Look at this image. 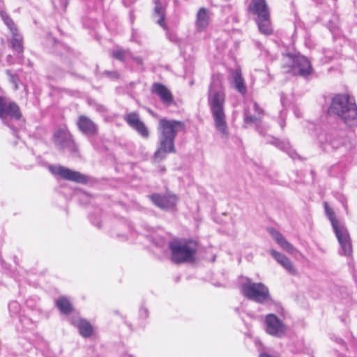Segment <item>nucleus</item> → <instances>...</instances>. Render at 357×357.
Listing matches in <instances>:
<instances>
[{"mask_svg":"<svg viewBox=\"0 0 357 357\" xmlns=\"http://www.w3.org/2000/svg\"><path fill=\"white\" fill-rule=\"evenodd\" d=\"M225 99L222 77L213 75L208 92V104L215 129L222 137H227L229 130L225 111Z\"/></svg>","mask_w":357,"mask_h":357,"instance_id":"f257e3e1","label":"nucleus"},{"mask_svg":"<svg viewBox=\"0 0 357 357\" xmlns=\"http://www.w3.org/2000/svg\"><path fill=\"white\" fill-rule=\"evenodd\" d=\"M183 121L162 119L159 121L158 147L154 153V160L160 162L167 157V153H174L176 149L174 140L177 133L183 130Z\"/></svg>","mask_w":357,"mask_h":357,"instance_id":"f03ea898","label":"nucleus"},{"mask_svg":"<svg viewBox=\"0 0 357 357\" xmlns=\"http://www.w3.org/2000/svg\"><path fill=\"white\" fill-rule=\"evenodd\" d=\"M328 113L337 116L349 126L357 122V106L354 98L346 94H337L332 98Z\"/></svg>","mask_w":357,"mask_h":357,"instance_id":"7ed1b4c3","label":"nucleus"},{"mask_svg":"<svg viewBox=\"0 0 357 357\" xmlns=\"http://www.w3.org/2000/svg\"><path fill=\"white\" fill-rule=\"evenodd\" d=\"M172 261L176 264L192 261L195 259L197 244L192 240H174L169 243Z\"/></svg>","mask_w":357,"mask_h":357,"instance_id":"20e7f679","label":"nucleus"},{"mask_svg":"<svg viewBox=\"0 0 357 357\" xmlns=\"http://www.w3.org/2000/svg\"><path fill=\"white\" fill-rule=\"evenodd\" d=\"M324 208L340 245V255L347 257L350 256L352 253V245L348 230L337 221L333 209L326 203L324 204Z\"/></svg>","mask_w":357,"mask_h":357,"instance_id":"39448f33","label":"nucleus"},{"mask_svg":"<svg viewBox=\"0 0 357 357\" xmlns=\"http://www.w3.org/2000/svg\"><path fill=\"white\" fill-rule=\"evenodd\" d=\"M283 57L284 62L282 67L285 73H291L294 75H300L304 77L312 73V67L305 56L287 54Z\"/></svg>","mask_w":357,"mask_h":357,"instance_id":"423d86ee","label":"nucleus"},{"mask_svg":"<svg viewBox=\"0 0 357 357\" xmlns=\"http://www.w3.org/2000/svg\"><path fill=\"white\" fill-rule=\"evenodd\" d=\"M242 294L250 300L259 303L271 301L268 287L261 282H253L250 279L241 285Z\"/></svg>","mask_w":357,"mask_h":357,"instance_id":"0eeeda50","label":"nucleus"},{"mask_svg":"<svg viewBox=\"0 0 357 357\" xmlns=\"http://www.w3.org/2000/svg\"><path fill=\"white\" fill-rule=\"evenodd\" d=\"M21 117L22 114L18 105L9 99L0 96V119L3 121L6 125L10 128L15 136H17V130L6 120L10 119V120L17 121Z\"/></svg>","mask_w":357,"mask_h":357,"instance_id":"6e6552de","label":"nucleus"},{"mask_svg":"<svg viewBox=\"0 0 357 357\" xmlns=\"http://www.w3.org/2000/svg\"><path fill=\"white\" fill-rule=\"evenodd\" d=\"M54 142L59 150H67L71 153L77 151L71 134L65 128L58 129L53 136Z\"/></svg>","mask_w":357,"mask_h":357,"instance_id":"1a4fd4ad","label":"nucleus"},{"mask_svg":"<svg viewBox=\"0 0 357 357\" xmlns=\"http://www.w3.org/2000/svg\"><path fill=\"white\" fill-rule=\"evenodd\" d=\"M49 169L53 174L59 176L67 181L82 184L86 183L88 181L87 177L85 175L61 165H52Z\"/></svg>","mask_w":357,"mask_h":357,"instance_id":"9d476101","label":"nucleus"},{"mask_svg":"<svg viewBox=\"0 0 357 357\" xmlns=\"http://www.w3.org/2000/svg\"><path fill=\"white\" fill-rule=\"evenodd\" d=\"M266 331L271 335L282 337L287 332L286 325L274 314H268L265 318Z\"/></svg>","mask_w":357,"mask_h":357,"instance_id":"9b49d317","label":"nucleus"},{"mask_svg":"<svg viewBox=\"0 0 357 357\" xmlns=\"http://www.w3.org/2000/svg\"><path fill=\"white\" fill-rule=\"evenodd\" d=\"M150 198L156 206L162 210L173 209L178 201L176 195L169 192L164 195L153 194L150 196Z\"/></svg>","mask_w":357,"mask_h":357,"instance_id":"f8f14e48","label":"nucleus"},{"mask_svg":"<svg viewBox=\"0 0 357 357\" xmlns=\"http://www.w3.org/2000/svg\"><path fill=\"white\" fill-rule=\"evenodd\" d=\"M10 36L8 39L10 47L19 54L24 52L23 36L16 24H6Z\"/></svg>","mask_w":357,"mask_h":357,"instance_id":"ddd939ff","label":"nucleus"},{"mask_svg":"<svg viewBox=\"0 0 357 357\" xmlns=\"http://www.w3.org/2000/svg\"><path fill=\"white\" fill-rule=\"evenodd\" d=\"M249 10L253 14L257 15L260 21L270 20L269 8L266 0H252L249 6Z\"/></svg>","mask_w":357,"mask_h":357,"instance_id":"4468645a","label":"nucleus"},{"mask_svg":"<svg viewBox=\"0 0 357 357\" xmlns=\"http://www.w3.org/2000/svg\"><path fill=\"white\" fill-rule=\"evenodd\" d=\"M124 120L130 127L135 129L141 136L147 138L149 132L144 123L139 119V114L136 112H130L124 116Z\"/></svg>","mask_w":357,"mask_h":357,"instance_id":"2eb2a0df","label":"nucleus"},{"mask_svg":"<svg viewBox=\"0 0 357 357\" xmlns=\"http://www.w3.org/2000/svg\"><path fill=\"white\" fill-rule=\"evenodd\" d=\"M77 126L79 130L87 136H94L98 132V126L85 115H81L78 117Z\"/></svg>","mask_w":357,"mask_h":357,"instance_id":"dca6fc26","label":"nucleus"},{"mask_svg":"<svg viewBox=\"0 0 357 357\" xmlns=\"http://www.w3.org/2000/svg\"><path fill=\"white\" fill-rule=\"evenodd\" d=\"M268 231L273 239L284 250L292 255L298 252L297 249L287 241L281 233L273 228L269 229Z\"/></svg>","mask_w":357,"mask_h":357,"instance_id":"f3484780","label":"nucleus"},{"mask_svg":"<svg viewBox=\"0 0 357 357\" xmlns=\"http://www.w3.org/2000/svg\"><path fill=\"white\" fill-rule=\"evenodd\" d=\"M270 253L272 257L280 264L288 273L291 275H296L297 271L292 261L284 255L275 250H271Z\"/></svg>","mask_w":357,"mask_h":357,"instance_id":"a211bd4d","label":"nucleus"},{"mask_svg":"<svg viewBox=\"0 0 357 357\" xmlns=\"http://www.w3.org/2000/svg\"><path fill=\"white\" fill-rule=\"evenodd\" d=\"M151 91L159 96L163 103L170 105L173 102V96L165 85L160 83H154L152 85Z\"/></svg>","mask_w":357,"mask_h":357,"instance_id":"6ab92c4d","label":"nucleus"},{"mask_svg":"<svg viewBox=\"0 0 357 357\" xmlns=\"http://www.w3.org/2000/svg\"><path fill=\"white\" fill-rule=\"evenodd\" d=\"M231 77L234 88L241 95H245L247 93V87L242 77L241 71L238 69L233 70Z\"/></svg>","mask_w":357,"mask_h":357,"instance_id":"aec40b11","label":"nucleus"},{"mask_svg":"<svg viewBox=\"0 0 357 357\" xmlns=\"http://www.w3.org/2000/svg\"><path fill=\"white\" fill-rule=\"evenodd\" d=\"M74 324L79 329V333L82 337L86 338L92 335L93 327L87 321L79 319L75 321Z\"/></svg>","mask_w":357,"mask_h":357,"instance_id":"412c9836","label":"nucleus"},{"mask_svg":"<svg viewBox=\"0 0 357 357\" xmlns=\"http://www.w3.org/2000/svg\"><path fill=\"white\" fill-rule=\"evenodd\" d=\"M56 305L59 310L65 314L70 313L73 310L69 301L64 297H61L57 299L56 301Z\"/></svg>","mask_w":357,"mask_h":357,"instance_id":"4be33fe9","label":"nucleus"},{"mask_svg":"<svg viewBox=\"0 0 357 357\" xmlns=\"http://www.w3.org/2000/svg\"><path fill=\"white\" fill-rule=\"evenodd\" d=\"M155 8H154V16L157 17L155 19L156 22L160 23L165 21V7L161 3L160 0H154Z\"/></svg>","mask_w":357,"mask_h":357,"instance_id":"5701e85b","label":"nucleus"},{"mask_svg":"<svg viewBox=\"0 0 357 357\" xmlns=\"http://www.w3.org/2000/svg\"><path fill=\"white\" fill-rule=\"evenodd\" d=\"M271 144H274L280 149L287 152L289 156L293 159L296 158V157L297 156L296 153H295L294 151H291L290 150V145L288 142L280 141L278 139H273V142H271Z\"/></svg>","mask_w":357,"mask_h":357,"instance_id":"b1692460","label":"nucleus"},{"mask_svg":"<svg viewBox=\"0 0 357 357\" xmlns=\"http://www.w3.org/2000/svg\"><path fill=\"white\" fill-rule=\"evenodd\" d=\"M261 117H259L258 115H251L249 114L248 111L245 110L244 112V122L246 124L250 123H254L255 125H257L258 123L260 121Z\"/></svg>","mask_w":357,"mask_h":357,"instance_id":"393cba45","label":"nucleus"},{"mask_svg":"<svg viewBox=\"0 0 357 357\" xmlns=\"http://www.w3.org/2000/svg\"><path fill=\"white\" fill-rule=\"evenodd\" d=\"M6 74L8 76L9 82L13 84V89L17 91L19 89V77L16 73H13L10 70H6Z\"/></svg>","mask_w":357,"mask_h":357,"instance_id":"a878e982","label":"nucleus"},{"mask_svg":"<svg viewBox=\"0 0 357 357\" xmlns=\"http://www.w3.org/2000/svg\"><path fill=\"white\" fill-rule=\"evenodd\" d=\"M197 22H206L210 20L209 12L208 10L202 8L197 13Z\"/></svg>","mask_w":357,"mask_h":357,"instance_id":"bb28decb","label":"nucleus"},{"mask_svg":"<svg viewBox=\"0 0 357 357\" xmlns=\"http://www.w3.org/2000/svg\"><path fill=\"white\" fill-rule=\"evenodd\" d=\"M68 4V0H54L53 1V6L56 10L59 13L63 12Z\"/></svg>","mask_w":357,"mask_h":357,"instance_id":"cd10ccee","label":"nucleus"},{"mask_svg":"<svg viewBox=\"0 0 357 357\" xmlns=\"http://www.w3.org/2000/svg\"><path fill=\"white\" fill-rule=\"evenodd\" d=\"M126 54H127V51H126L123 49H121V48H116V49L113 50V51L112 52V56L117 60L123 61Z\"/></svg>","mask_w":357,"mask_h":357,"instance_id":"c85d7f7f","label":"nucleus"},{"mask_svg":"<svg viewBox=\"0 0 357 357\" xmlns=\"http://www.w3.org/2000/svg\"><path fill=\"white\" fill-rule=\"evenodd\" d=\"M259 31L266 35L268 36L273 33V28L271 24H257Z\"/></svg>","mask_w":357,"mask_h":357,"instance_id":"c756f323","label":"nucleus"},{"mask_svg":"<svg viewBox=\"0 0 357 357\" xmlns=\"http://www.w3.org/2000/svg\"><path fill=\"white\" fill-rule=\"evenodd\" d=\"M327 142H328L331 146L335 148V149H337L338 148L343 142H342V139H338V140H336V139H331V136L329 135L327 137V139H326Z\"/></svg>","mask_w":357,"mask_h":357,"instance_id":"7c9ffc66","label":"nucleus"},{"mask_svg":"<svg viewBox=\"0 0 357 357\" xmlns=\"http://www.w3.org/2000/svg\"><path fill=\"white\" fill-rule=\"evenodd\" d=\"M253 107L255 112L257 114V115L261 118L263 116L264 111L262 109H261L259 106V105L257 102L253 103Z\"/></svg>","mask_w":357,"mask_h":357,"instance_id":"2f4dec72","label":"nucleus"},{"mask_svg":"<svg viewBox=\"0 0 357 357\" xmlns=\"http://www.w3.org/2000/svg\"><path fill=\"white\" fill-rule=\"evenodd\" d=\"M0 16L1 20L3 21L4 22H8L9 20H10L8 15L6 13V11H0Z\"/></svg>","mask_w":357,"mask_h":357,"instance_id":"473e14b6","label":"nucleus"},{"mask_svg":"<svg viewBox=\"0 0 357 357\" xmlns=\"http://www.w3.org/2000/svg\"><path fill=\"white\" fill-rule=\"evenodd\" d=\"M6 62L8 65H13L14 63L13 56L12 55H8L6 56Z\"/></svg>","mask_w":357,"mask_h":357,"instance_id":"72a5a7b5","label":"nucleus"},{"mask_svg":"<svg viewBox=\"0 0 357 357\" xmlns=\"http://www.w3.org/2000/svg\"><path fill=\"white\" fill-rule=\"evenodd\" d=\"M140 315L146 318L148 316V310L146 308H142L140 310Z\"/></svg>","mask_w":357,"mask_h":357,"instance_id":"f704fd0d","label":"nucleus"},{"mask_svg":"<svg viewBox=\"0 0 357 357\" xmlns=\"http://www.w3.org/2000/svg\"><path fill=\"white\" fill-rule=\"evenodd\" d=\"M96 109L100 112H105L107 110L105 107L103 105H98Z\"/></svg>","mask_w":357,"mask_h":357,"instance_id":"c9c22d12","label":"nucleus"},{"mask_svg":"<svg viewBox=\"0 0 357 357\" xmlns=\"http://www.w3.org/2000/svg\"><path fill=\"white\" fill-rule=\"evenodd\" d=\"M105 73H107V75H112L113 77H118V73L116 72H106Z\"/></svg>","mask_w":357,"mask_h":357,"instance_id":"e433bc0d","label":"nucleus"},{"mask_svg":"<svg viewBox=\"0 0 357 357\" xmlns=\"http://www.w3.org/2000/svg\"><path fill=\"white\" fill-rule=\"evenodd\" d=\"M17 305V303H15V302H13L10 304V306H14V307H16Z\"/></svg>","mask_w":357,"mask_h":357,"instance_id":"4c0bfd02","label":"nucleus"},{"mask_svg":"<svg viewBox=\"0 0 357 357\" xmlns=\"http://www.w3.org/2000/svg\"><path fill=\"white\" fill-rule=\"evenodd\" d=\"M160 24L163 27L164 29H166L167 24L162 23V24Z\"/></svg>","mask_w":357,"mask_h":357,"instance_id":"58836bf2","label":"nucleus"},{"mask_svg":"<svg viewBox=\"0 0 357 357\" xmlns=\"http://www.w3.org/2000/svg\"><path fill=\"white\" fill-rule=\"evenodd\" d=\"M338 343H340V344H343V343H344L343 340H342V339H339V340H338Z\"/></svg>","mask_w":357,"mask_h":357,"instance_id":"ea45409f","label":"nucleus"},{"mask_svg":"<svg viewBox=\"0 0 357 357\" xmlns=\"http://www.w3.org/2000/svg\"><path fill=\"white\" fill-rule=\"evenodd\" d=\"M136 60L137 61V62L142 63V59H136Z\"/></svg>","mask_w":357,"mask_h":357,"instance_id":"a19ab883","label":"nucleus"},{"mask_svg":"<svg viewBox=\"0 0 357 357\" xmlns=\"http://www.w3.org/2000/svg\"><path fill=\"white\" fill-rule=\"evenodd\" d=\"M1 5H2V1L0 0V7L1 6Z\"/></svg>","mask_w":357,"mask_h":357,"instance_id":"79ce46f5","label":"nucleus"},{"mask_svg":"<svg viewBox=\"0 0 357 357\" xmlns=\"http://www.w3.org/2000/svg\"><path fill=\"white\" fill-rule=\"evenodd\" d=\"M281 127L283 128L284 127V123H282L281 124Z\"/></svg>","mask_w":357,"mask_h":357,"instance_id":"37998d69","label":"nucleus"}]
</instances>
